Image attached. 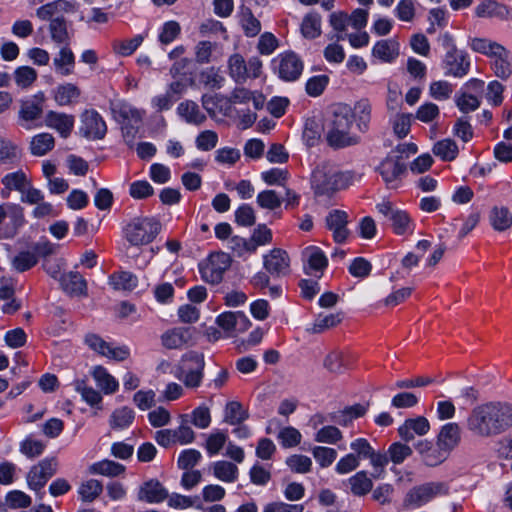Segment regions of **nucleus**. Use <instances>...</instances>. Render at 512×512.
<instances>
[{"instance_id":"nucleus-33","label":"nucleus","mask_w":512,"mask_h":512,"mask_svg":"<svg viewBox=\"0 0 512 512\" xmlns=\"http://www.w3.org/2000/svg\"><path fill=\"white\" fill-rule=\"evenodd\" d=\"M350 492L357 497H362L370 493L373 489L372 477L368 476L367 471L356 472L347 480Z\"/></svg>"},{"instance_id":"nucleus-16","label":"nucleus","mask_w":512,"mask_h":512,"mask_svg":"<svg viewBox=\"0 0 512 512\" xmlns=\"http://www.w3.org/2000/svg\"><path fill=\"white\" fill-rule=\"evenodd\" d=\"M348 222V214L343 210H332L326 216V228L332 233L336 243H344L348 239L350 235Z\"/></svg>"},{"instance_id":"nucleus-46","label":"nucleus","mask_w":512,"mask_h":512,"mask_svg":"<svg viewBox=\"0 0 512 512\" xmlns=\"http://www.w3.org/2000/svg\"><path fill=\"white\" fill-rule=\"evenodd\" d=\"M89 473L99 474L108 477H116L125 471V467L122 464L114 462L112 460H102L93 463L89 466Z\"/></svg>"},{"instance_id":"nucleus-42","label":"nucleus","mask_w":512,"mask_h":512,"mask_svg":"<svg viewBox=\"0 0 512 512\" xmlns=\"http://www.w3.org/2000/svg\"><path fill=\"white\" fill-rule=\"evenodd\" d=\"M135 419L132 408L123 406L115 409L109 417V425L113 430H123L131 426Z\"/></svg>"},{"instance_id":"nucleus-21","label":"nucleus","mask_w":512,"mask_h":512,"mask_svg":"<svg viewBox=\"0 0 512 512\" xmlns=\"http://www.w3.org/2000/svg\"><path fill=\"white\" fill-rule=\"evenodd\" d=\"M219 327L227 332L242 333L250 326V321L242 312H224L216 318Z\"/></svg>"},{"instance_id":"nucleus-47","label":"nucleus","mask_w":512,"mask_h":512,"mask_svg":"<svg viewBox=\"0 0 512 512\" xmlns=\"http://www.w3.org/2000/svg\"><path fill=\"white\" fill-rule=\"evenodd\" d=\"M55 139L50 133L35 135L30 142V151L35 156H43L54 148Z\"/></svg>"},{"instance_id":"nucleus-39","label":"nucleus","mask_w":512,"mask_h":512,"mask_svg":"<svg viewBox=\"0 0 512 512\" xmlns=\"http://www.w3.org/2000/svg\"><path fill=\"white\" fill-rule=\"evenodd\" d=\"M44 95H35L32 99L23 101L20 109V117L25 121H35L43 113Z\"/></svg>"},{"instance_id":"nucleus-43","label":"nucleus","mask_w":512,"mask_h":512,"mask_svg":"<svg viewBox=\"0 0 512 512\" xmlns=\"http://www.w3.org/2000/svg\"><path fill=\"white\" fill-rule=\"evenodd\" d=\"M491 226L496 231H505L512 226V214L504 206H494L489 214Z\"/></svg>"},{"instance_id":"nucleus-36","label":"nucleus","mask_w":512,"mask_h":512,"mask_svg":"<svg viewBox=\"0 0 512 512\" xmlns=\"http://www.w3.org/2000/svg\"><path fill=\"white\" fill-rule=\"evenodd\" d=\"M177 113L187 123L193 125H201L206 120L205 114L201 112L198 104L192 100L181 102L177 107Z\"/></svg>"},{"instance_id":"nucleus-6","label":"nucleus","mask_w":512,"mask_h":512,"mask_svg":"<svg viewBox=\"0 0 512 512\" xmlns=\"http://www.w3.org/2000/svg\"><path fill=\"white\" fill-rule=\"evenodd\" d=\"M228 74L238 84H244L248 79L258 78L262 70V61L254 56L246 62L244 57L235 53L228 59Z\"/></svg>"},{"instance_id":"nucleus-17","label":"nucleus","mask_w":512,"mask_h":512,"mask_svg":"<svg viewBox=\"0 0 512 512\" xmlns=\"http://www.w3.org/2000/svg\"><path fill=\"white\" fill-rule=\"evenodd\" d=\"M304 271L307 275L320 278L328 266V259L324 252L317 246H308L302 252Z\"/></svg>"},{"instance_id":"nucleus-35","label":"nucleus","mask_w":512,"mask_h":512,"mask_svg":"<svg viewBox=\"0 0 512 512\" xmlns=\"http://www.w3.org/2000/svg\"><path fill=\"white\" fill-rule=\"evenodd\" d=\"M91 374L97 386L104 394H114L118 390V381L103 366H95Z\"/></svg>"},{"instance_id":"nucleus-24","label":"nucleus","mask_w":512,"mask_h":512,"mask_svg":"<svg viewBox=\"0 0 512 512\" xmlns=\"http://www.w3.org/2000/svg\"><path fill=\"white\" fill-rule=\"evenodd\" d=\"M44 122L47 127L56 130L61 137L67 138L74 128L75 119L73 115L49 111Z\"/></svg>"},{"instance_id":"nucleus-23","label":"nucleus","mask_w":512,"mask_h":512,"mask_svg":"<svg viewBox=\"0 0 512 512\" xmlns=\"http://www.w3.org/2000/svg\"><path fill=\"white\" fill-rule=\"evenodd\" d=\"M75 10L76 6L74 3L67 0H56L39 7L36 10V15L43 21L49 20L51 22L55 18L63 19V14L74 12Z\"/></svg>"},{"instance_id":"nucleus-48","label":"nucleus","mask_w":512,"mask_h":512,"mask_svg":"<svg viewBox=\"0 0 512 512\" xmlns=\"http://www.w3.org/2000/svg\"><path fill=\"white\" fill-rule=\"evenodd\" d=\"M213 474L223 482L232 483L238 478V467L228 461H217L212 465Z\"/></svg>"},{"instance_id":"nucleus-30","label":"nucleus","mask_w":512,"mask_h":512,"mask_svg":"<svg viewBox=\"0 0 512 512\" xmlns=\"http://www.w3.org/2000/svg\"><path fill=\"white\" fill-rule=\"evenodd\" d=\"M55 72L61 76H69L74 73L75 55L69 44L61 47L59 52L53 58Z\"/></svg>"},{"instance_id":"nucleus-27","label":"nucleus","mask_w":512,"mask_h":512,"mask_svg":"<svg viewBox=\"0 0 512 512\" xmlns=\"http://www.w3.org/2000/svg\"><path fill=\"white\" fill-rule=\"evenodd\" d=\"M383 180L389 188H395V182L405 171V165L398 157H387L378 168Z\"/></svg>"},{"instance_id":"nucleus-57","label":"nucleus","mask_w":512,"mask_h":512,"mask_svg":"<svg viewBox=\"0 0 512 512\" xmlns=\"http://www.w3.org/2000/svg\"><path fill=\"white\" fill-rule=\"evenodd\" d=\"M367 459H369L373 467L371 477L374 479H382L385 475V467L389 463L387 453L374 450Z\"/></svg>"},{"instance_id":"nucleus-26","label":"nucleus","mask_w":512,"mask_h":512,"mask_svg":"<svg viewBox=\"0 0 512 512\" xmlns=\"http://www.w3.org/2000/svg\"><path fill=\"white\" fill-rule=\"evenodd\" d=\"M437 444L451 453L461 441V428L458 423L449 422L443 425L436 437Z\"/></svg>"},{"instance_id":"nucleus-2","label":"nucleus","mask_w":512,"mask_h":512,"mask_svg":"<svg viewBox=\"0 0 512 512\" xmlns=\"http://www.w3.org/2000/svg\"><path fill=\"white\" fill-rule=\"evenodd\" d=\"M353 180V172L340 171L334 164L322 162L311 174V188L316 196H331L347 188Z\"/></svg>"},{"instance_id":"nucleus-10","label":"nucleus","mask_w":512,"mask_h":512,"mask_svg":"<svg viewBox=\"0 0 512 512\" xmlns=\"http://www.w3.org/2000/svg\"><path fill=\"white\" fill-rule=\"evenodd\" d=\"M58 462L56 458H46L34 465L27 474V484L30 489L36 491L40 498L41 489L46 485L48 480L57 472Z\"/></svg>"},{"instance_id":"nucleus-37","label":"nucleus","mask_w":512,"mask_h":512,"mask_svg":"<svg viewBox=\"0 0 512 512\" xmlns=\"http://www.w3.org/2000/svg\"><path fill=\"white\" fill-rule=\"evenodd\" d=\"M61 284L63 289L71 295L82 296L87 294L86 280L79 272L71 271L63 275Z\"/></svg>"},{"instance_id":"nucleus-11","label":"nucleus","mask_w":512,"mask_h":512,"mask_svg":"<svg viewBox=\"0 0 512 512\" xmlns=\"http://www.w3.org/2000/svg\"><path fill=\"white\" fill-rule=\"evenodd\" d=\"M230 266V258L225 253L210 255L207 262L200 265L202 278L211 284L221 282L224 272Z\"/></svg>"},{"instance_id":"nucleus-3","label":"nucleus","mask_w":512,"mask_h":512,"mask_svg":"<svg viewBox=\"0 0 512 512\" xmlns=\"http://www.w3.org/2000/svg\"><path fill=\"white\" fill-rule=\"evenodd\" d=\"M353 115L351 107L338 106L334 113L331 125L326 133V140L330 147L335 149L353 146L359 143V136L351 133Z\"/></svg>"},{"instance_id":"nucleus-51","label":"nucleus","mask_w":512,"mask_h":512,"mask_svg":"<svg viewBox=\"0 0 512 512\" xmlns=\"http://www.w3.org/2000/svg\"><path fill=\"white\" fill-rule=\"evenodd\" d=\"M433 153L443 161H452L458 155V146L452 139H443L436 142L433 146Z\"/></svg>"},{"instance_id":"nucleus-63","label":"nucleus","mask_w":512,"mask_h":512,"mask_svg":"<svg viewBox=\"0 0 512 512\" xmlns=\"http://www.w3.org/2000/svg\"><path fill=\"white\" fill-rule=\"evenodd\" d=\"M312 455L322 468L329 467L337 458V451L334 448L316 446L312 449Z\"/></svg>"},{"instance_id":"nucleus-45","label":"nucleus","mask_w":512,"mask_h":512,"mask_svg":"<svg viewBox=\"0 0 512 512\" xmlns=\"http://www.w3.org/2000/svg\"><path fill=\"white\" fill-rule=\"evenodd\" d=\"M109 284L114 290L132 291L138 285L136 275L128 271L115 272L109 277Z\"/></svg>"},{"instance_id":"nucleus-19","label":"nucleus","mask_w":512,"mask_h":512,"mask_svg":"<svg viewBox=\"0 0 512 512\" xmlns=\"http://www.w3.org/2000/svg\"><path fill=\"white\" fill-rule=\"evenodd\" d=\"M430 423L424 416L406 419L398 428V434L405 442L412 441L415 436H424L430 431Z\"/></svg>"},{"instance_id":"nucleus-44","label":"nucleus","mask_w":512,"mask_h":512,"mask_svg":"<svg viewBox=\"0 0 512 512\" xmlns=\"http://www.w3.org/2000/svg\"><path fill=\"white\" fill-rule=\"evenodd\" d=\"M490 68L496 77L507 80L512 75V53L506 49L493 62Z\"/></svg>"},{"instance_id":"nucleus-64","label":"nucleus","mask_w":512,"mask_h":512,"mask_svg":"<svg viewBox=\"0 0 512 512\" xmlns=\"http://www.w3.org/2000/svg\"><path fill=\"white\" fill-rule=\"evenodd\" d=\"M257 204L263 209L276 210L282 200L274 190H264L257 195Z\"/></svg>"},{"instance_id":"nucleus-7","label":"nucleus","mask_w":512,"mask_h":512,"mask_svg":"<svg viewBox=\"0 0 512 512\" xmlns=\"http://www.w3.org/2000/svg\"><path fill=\"white\" fill-rule=\"evenodd\" d=\"M25 224L24 208L19 204L0 205V239L13 238Z\"/></svg>"},{"instance_id":"nucleus-32","label":"nucleus","mask_w":512,"mask_h":512,"mask_svg":"<svg viewBox=\"0 0 512 512\" xmlns=\"http://www.w3.org/2000/svg\"><path fill=\"white\" fill-rule=\"evenodd\" d=\"M29 182L27 175L21 170L5 175L2 178V184L4 186L1 190L2 198L8 199L11 191L13 190L22 193L25 187L28 186Z\"/></svg>"},{"instance_id":"nucleus-22","label":"nucleus","mask_w":512,"mask_h":512,"mask_svg":"<svg viewBox=\"0 0 512 512\" xmlns=\"http://www.w3.org/2000/svg\"><path fill=\"white\" fill-rule=\"evenodd\" d=\"M290 259L286 251L274 248L264 256V267L275 276L285 275L289 271Z\"/></svg>"},{"instance_id":"nucleus-62","label":"nucleus","mask_w":512,"mask_h":512,"mask_svg":"<svg viewBox=\"0 0 512 512\" xmlns=\"http://www.w3.org/2000/svg\"><path fill=\"white\" fill-rule=\"evenodd\" d=\"M412 448L401 442H395L388 448L387 455L394 464H401L412 455Z\"/></svg>"},{"instance_id":"nucleus-58","label":"nucleus","mask_w":512,"mask_h":512,"mask_svg":"<svg viewBox=\"0 0 512 512\" xmlns=\"http://www.w3.org/2000/svg\"><path fill=\"white\" fill-rule=\"evenodd\" d=\"M12 267L18 272H25L37 264L36 254L32 250L21 251L11 261Z\"/></svg>"},{"instance_id":"nucleus-50","label":"nucleus","mask_w":512,"mask_h":512,"mask_svg":"<svg viewBox=\"0 0 512 512\" xmlns=\"http://www.w3.org/2000/svg\"><path fill=\"white\" fill-rule=\"evenodd\" d=\"M144 37L142 35H135L131 39L114 40L112 42L113 51L123 57L132 55L137 48L142 44Z\"/></svg>"},{"instance_id":"nucleus-4","label":"nucleus","mask_w":512,"mask_h":512,"mask_svg":"<svg viewBox=\"0 0 512 512\" xmlns=\"http://www.w3.org/2000/svg\"><path fill=\"white\" fill-rule=\"evenodd\" d=\"M450 488L446 482L431 481L412 487L403 499L406 509L420 508L436 497L446 496Z\"/></svg>"},{"instance_id":"nucleus-49","label":"nucleus","mask_w":512,"mask_h":512,"mask_svg":"<svg viewBox=\"0 0 512 512\" xmlns=\"http://www.w3.org/2000/svg\"><path fill=\"white\" fill-rule=\"evenodd\" d=\"M19 158V147L12 140L0 135V164H13Z\"/></svg>"},{"instance_id":"nucleus-38","label":"nucleus","mask_w":512,"mask_h":512,"mask_svg":"<svg viewBox=\"0 0 512 512\" xmlns=\"http://www.w3.org/2000/svg\"><path fill=\"white\" fill-rule=\"evenodd\" d=\"M80 95V88L73 83L61 84L54 90V100L60 106L74 104L78 101Z\"/></svg>"},{"instance_id":"nucleus-31","label":"nucleus","mask_w":512,"mask_h":512,"mask_svg":"<svg viewBox=\"0 0 512 512\" xmlns=\"http://www.w3.org/2000/svg\"><path fill=\"white\" fill-rule=\"evenodd\" d=\"M249 101L253 102L256 110H260L265 104V97L260 92L250 91L244 87L235 88L229 97V102L232 104H244Z\"/></svg>"},{"instance_id":"nucleus-40","label":"nucleus","mask_w":512,"mask_h":512,"mask_svg":"<svg viewBox=\"0 0 512 512\" xmlns=\"http://www.w3.org/2000/svg\"><path fill=\"white\" fill-rule=\"evenodd\" d=\"M301 34L306 39H316L322 33V17L317 12L306 14L300 26Z\"/></svg>"},{"instance_id":"nucleus-59","label":"nucleus","mask_w":512,"mask_h":512,"mask_svg":"<svg viewBox=\"0 0 512 512\" xmlns=\"http://www.w3.org/2000/svg\"><path fill=\"white\" fill-rule=\"evenodd\" d=\"M342 438L343 434L339 428L332 425H326L316 432L314 440L319 443L336 444L342 440Z\"/></svg>"},{"instance_id":"nucleus-14","label":"nucleus","mask_w":512,"mask_h":512,"mask_svg":"<svg viewBox=\"0 0 512 512\" xmlns=\"http://www.w3.org/2000/svg\"><path fill=\"white\" fill-rule=\"evenodd\" d=\"M80 133L88 139L100 140L107 133V125L96 110L88 109L81 114Z\"/></svg>"},{"instance_id":"nucleus-56","label":"nucleus","mask_w":512,"mask_h":512,"mask_svg":"<svg viewBox=\"0 0 512 512\" xmlns=\"http://www.w3.org/2000/svg\"><path fill=\"white\" fill-rule=\"evenodd\" d=\"M285 463L292 472L298 474L309 473L312 469V460L302 454H293L287 457Z\"/></svg>"},{"instance_id":"nucleus-41","label":"nucleus","mask_w":512,"mask_h":512,"mask_svg":"<svg viewBox=\"0 0 512 512\" xmlns=\"http://www.w3.org/2000/svg\"><path fill=\"white\" fill-rule=\"evenodd\" d=\"M372 55L383 62H392L399 55V44L394 40H380L372 49Z\"/></svg>"},{"instance_id":"nucleus-8","label":"nucleus","mask_w":512,"mask_h":512,"mask_svg":"<svg viewBox=\"0 0 512 512\" xmlns=\"http://www.w3.org/2000/svg\"><path fill=\"white\" fill-rule=\"evenodd\" d=\"M376 209L390 222V226L395 234L405 235L413 233L415 224L406 211L396 208L392 202L386 200L378 203Z\"/></svg>"},{"instance_id":"nucleus-61","label":"nucleus","mask_w":512,"mask_h":512,"mask_svg":"<svg viewBox=\"0 0 512 512\" xmlns=\"http://www.w3.org/2000/svg\"><path fill=\"white\" fill-rule=\"evenodd\" d=\"M217 44L210 41H200L194 48L195 61L198 64H208L213 61V52Z\"/></svg>"},{"instance_id":"nucleus-13","label":"nucleus","mask_w":512,"mask_h":512,"mask_svg":"<svg viewBox=\"0 0 512 512\" xmlns=\"http://www.w3.org/2000/svg\"><path fill=\"white\" fill-rule=\"evenodd\" d=\"M443 67L446 75L461 78L468 74L470 60L464 51L457 49L455 45H451L445 54Z\"/></svg>"},{"instance_id":"nucleus-52","label":"nucleus","mask_w":512,"mask_h":512,"mask_svg":"<svg viewBox=\"0 0 512 512\" xmlns=\"http://www.w3.org/2000/svg\"><path fill=\"white\" fill-rule=\"evenodd\" d=\"M49 32L51 39L56 44H69L70 36L67 30V25L65 19H52L49 24Z\"/></svg>"},{"instance_id":"nucleus-25","label":"nucleus","mask_w":512,"mask_h":512,"mask_svg":"<svg viewBox=\"0 0 512 512\" xmlns=\"http://www.w3.org/2000/svg\"><path fill=\"white\" fill-rule=\"evenodd\" d=\"M193 331L187 327H177L162 334L161 342L167 349H180L192 340Z\"/></svg>"},{"instance_id":"nucleus-1","label":"nucleus","mask_w":512,"mask_h":512,"mask_svg":"<svg viewBox=\"0 0 512 512\" xmlns=\"http://www.w3.org/2000/svg\"><path fill=\"white\" fill-rule=\"evenodd\" d=\"M466 427L474 436L488 438L512 427V405L506 402H488L472 409Z\"/></svg>"},{"instance_id":"nucleus-18","label":"nucleus","mask_w":512,"mask_h":512,"mask_svg":"<svg viewBox=\"0 0 512 512\" xmlns=\"http://www.w3.org/2000/svg\"><path fill=\"white\" fill-rule=\"evenodd\" d=\"M168 498V491L157 479H150L141 484L137 499L146 503H161Z\"/></svg>"},{"instance_id":"nucleus-5","label":"nucleus","mask_w":512,"mask_h":512,"mask_svg":"<svg viewBox=\"0 0 512 512\" xmlns=\"http://www.w3.org/2000/svg\"><path fill=\"white\" fill-rule=\"evenodd\" d=\"M160 223L151 217H140L133 219L124 229L126 240L134 245H145L150 243L159 233Z\"/></svg>"},{"instance_id":"nucleus-34","label":"nucleus","mask_w":512,"mask_h":512,"mask_svg":"<svg viewBox=\"0 0 512 512\" xmlns=\"http://www.w3.org/2000/svg\"><path fill=\"white\" fill-rule=\"evenodd\" d=\"M351 110L357 129L362 133L368 131L372 113L370 102L367 99H361L354 104Z\"/></svg>"},{"instance_id":"nucleus-12","label":"nucleus","mask_w":512,"mask_h":512,"mask_svg":"<svg viewBox=\"0 0 512 512\" xmlns=\"http://www.w3.org/2000/svg\"><path fill=\"white\" fill-rule=\"evenodd\" d=\"M191 362L193 367L186 370L181 368L177 377L183 381L188 388L199 387L203 379V370L205 367L204 356L196 352H190L183 357V363Z\"/></svg>"},{"instance_id":"nucleus-53","label":"nucleus","mask_w":512,"mask_h":512,"mask_svg":"<svg viewBox=\"0 0 512 512\" xmlns=\"http://www.w3.org/2000/svg\"><path fill=\"white\" fill-rule=\"evenodd\" d=\"M199 81L201 84H203L205 87L215 90L220 89L224 82L225 78L220 73L218 68L215 67H209L199 74Z\"/></svg>"},{"instance_id":"nucleus-20","label":"nucleus","mask_w":512,"mask_h":512,"mask_svg":"<svg viewBox=\"0 0 512 512\" xmlns=\"http://www.w3.org/2000/svg\"><path fill=\"white\" fill-rule=\"evenodd\" d=\"M356 361V356L349 351L333 350L324 359V367L332 373H342L350 369Z\"/></svg>"},{"instance_id":"nucleus-60","label":"nucleus","mask_w":512,"mask_h":512,"mask_svg":"<svg viewBox=\"0 0 512 512\" xmlns=\"http://www.w3.org/2000/svg\"><path fill=\"white\" fill-rule=\"evenodd\" d=\"M75 389L79 392L82 398L91 406H96L102 402V396L99 391L86 384L85 380H77L75 382Z\"/></svg>"},{"instance_id":"nucleus-54","label":"nucleus","mask_w":512,"mask_h":512,"mask_svg":"<svg viewBox=\"0 0 512 512\" xmlns=\"http://www.w3.org/2000/svg\"><path fill=\"white\" fill-rule=\"evenodd\" d=\"M248 418V413L243 409L241 403L231 401L226 404L224 420L230 425H239Z\"/></svg>"},{"instance_id":"nucleus-29","label":"nucleus","mask_w":512,"mask_h":512,"mask_svg":"<svg viewBox=\"0 0 512 512\" xmlns=\"http://www.w3.org/2000/svg\"><path fill=\"white\" fill-rule=\"evenodd\" d=\"M238 23L243 34L248 38L256 37L262 30L261 21L249 7L241 6L237 15Z\"/></svg>"},{"instance_id":"nucleus-9","label":"nucleus","mask_w":512,"mask_h":512,"mask_svg":"<svg viewBox=\"0 0 512 512\" xmlns=\"http://www.w3.org/2000/svg\"><path fill=\"white\" fill-rule=\"evenodd\" d=\"M304 64L294 52H285L273 60V69L284 81H295L302 74Z\"/></svg>"},{"instance_id":"nucleus-55","label":"nucleus","mask_w":512,"mask_h":512,"mask_svg":"<svg viewBox=\"0 0 512 512\" xmlns=\"http://www.w3.org/2000/svg\"><path fill=\"white\" fill-rule=\"evenodd\" d=\"M103 491V485L96 479H89L83 482L78 489V493L84 502L94 501Z\"/></svg>"},{"instance_id":"nucleus-28","label":"nucleus","mask_w":512,"mask_h":512,"mask_svg":"<svg viewBox=\"0 0 512 512\" xmlns=\"http://www.w3.org/2000/svg\"><path fill=\"white\" fill-rule=\"evenodd\" d=\"M469 47L472 51L488 57L490 62H493V60L507 49L500 43L483 37L470 38Z\"/></svg>"},{"instance_id":"nucleus-15","label":"nucleus","mask_w":512,"mask_h":512,"mask_svg":"<svg viewBox=\"0 0 512 512\" xmlns=\"http://www.w3.org/2000/svg\"><path fill=\"white\" fill-rule=\"evenodd\" d=\"M85 343L91 350L99 355L115 361H124L130 355V351L126 346L112 347L108 342L94 333H89L85 336Z\"/></svg>"}]
</instances>
